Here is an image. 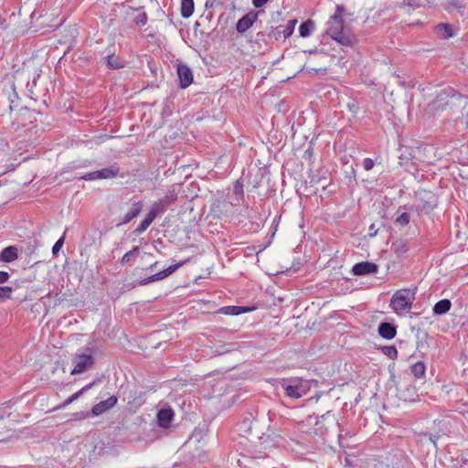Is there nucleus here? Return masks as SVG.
I'll return each instance as SVG.
<instances>
[{
	"label": "nucleus",
	"instance_id": "obj_5",
	"mask_svg": "<svg viewBox=\"0 0 468 468\" xmlns=\"http://www.w3.org/2000/svg\"><path fill=\"white\" fill-rule=\"evenodd\" d=\"M94 356L87 354H76L73 358L74 367L71 375H78L89 370L94 364Z\"/></svg>",
	"mask_w": 468,
	"mask_h": 468
},
{
	"label": "nucleus",
	"instance_id": "obj_30",
	"mask_svg": "<svg viewBox=\"0 0 468 468\" xmlns=\"http://www.w3.org/2000/svg\"><path fill=\"white\" fill-rule=\"evenodd\" d=\"M154 219L147 214L145 218L141 221L138 227L135 229L134 233L142 234L144 233L149 226L152 224Z\"/></svg>",
	"mask_w": 468,
	"mask_h": 468
},
{
	"label": "nucleus",
	"instance_id": "obj_21",
	"mask_svg": "<svg viewBox=\"0 0 468 468\" xmlns=\"http://www.w3.org/2000/svg\"><path fill=\"white\" fill-rule=\"evenodd\" d=\"M106 63L109 68L113 69H119L124 67V62L114 54H109L105 57Z\"/></svg>",
	"mask_w": 468,
	"mask_h": 468
},
{
	"label": "nucleus",
	"instance_id": "obj_32",
	"mask_svg": "<svg viewBox=\"0 0 468 468\" xmlns=\"http://www.w3.org/2000/svg\"><path fill=\"white\" fill-rule=\"evenodd\" d=\"M177 198V194L175 190L169 191L164 198H161L159 201L165 207L172 203H174Z\"/></svg>",
	"mask_w": 468,
	"mask_h": 468
},
{
	"label": "nucleus",
	"instance_id": "obj_15",
	"mask_svg": "<svg viewBox=\"0 0 468 468\" xmlns=\"http://www.w3.org/2000/svg\"><path fill=\"white\" fill-rule=\"evenodd\" d=\"M17 257V249L14 246L5 248L0 253V260L5 262H12L16 260Z\"/></svg>",
	"mask_w": 468,
	"mask_h": 468
},
{
	"label": "nucleus",
	"instance_id": "obj_4",
	"mask_svg": "<svg viewBox=\"0 0 468 468\" xmlns=\"http://www.w3.org/2000/svg\"><path fill=\"white\" fill-rule=\"evenodd\" d=\"M279 441L271 438L270 435H263L260 438L258 445H255V454L251 456L252 459H265L269 456L268 452L278 445Z\"/></svg>",
	"mask_w": 468,
	"mask_h": 468
},
{
	"label": "nucleus",
	"instance_id": "obj_41",
	"mask_svg": "<svg viewBox=\"0 0 468 468\" xmlns=\"http://www.w3.org/2000/svg\"><path fill=\"white\" fill-rule=\"evenodd\" d=\"M461 7H462V5L458 0L447 1V3L444 5V9L449 12L452 10V8H461Z\"/></svg>",
	"mask_w": 468,
	"mask_h": 468
},
{
	"label": "nucleus",
	"instance_id": "obj_20",
	"mask_svg": "<svg viewBox=\"0 0 468 468\" xmlns=\"http://www.w3.org/2000/svg\"><path fill=\"white\" fill-rule=\"evenodd\" d=\"M140 253V248L135 246L130 251L126 252L121 259L122 265L131 264L138 257Z\"/></svg>",
	"mask_w": 468,
	"mask_h": 468
},
{
	"label": "nucleus",
	"instance_id": "obj_49",
	"mask_svg": "<svg viewBox=\"0 0 468 468\" xmlns=\"http://www.w3.org/2000/svg\"><path fill=\"white\" fill-rule=\"evenodd\" d=\"M235 192H242V186L241 185H236L234 186Z\"/></svg>",
	"mask_w": 468,
	"mask_h": 468
},
{
	"label": "nucleus",
	"instance_id": "obj_25",
	"mask_svg": "<svg viewBox=\"0 0 468 468\" xmlns=\"http://www.w3.org/2000/svg\"><path fill=\"white\" fill-rule=\"evenodd\" d=\"M402 209H404L403 207H399L397 211L398 216L395 218V223L400 227H405L410 223V214L406 211L400 212Z\"/></svg>",
	"mask_w": 468,
	"mask_h": 468
},
{
	"label": "nucleus",
	"instance_id": "obj_38",
	"mask_svg": "<svg viewBox=\"0 0 468 468\" xmlns=\"http://www.w3.org/2000/svg\"><path fill=\"white\" fill-rule=\"evenodd\" d=\"M282 26H279L275 28L271 27V31L268 33V37L270 38L278 40L282 36Z\"/></svg>",
	"mask_w": 468,
	"mask_h": 468
},
{
	"label": "nucleus",
	"instance_id": "obj_37",
	"mask_svg": "<svg viewBox=\"0 0 468 468\" xmlns=\"http://www.w3.org/2000/svg\"><path fill=\"white\" fill-rule=\"evenodd\" d=\"M80 179L87 180V181L101 179L100 170L87 173V174L81 176Z\"/></svg>",
	"mask_w": 468,
	"mask_h": 468
},
{
	"label": "nucleus",
	"instance_id": "obj_9",
	"mask_svg": "<svg viewBox=\"0 0 468 468\" xmlns=\"http://www.w3.org/2000/svg\"><path fill=\"white\" fill-rule=\"evenodd\" d=\"M258 19V13L250 12L239 18L236 25L238 33L243 34L250 29Z\"/></svg>",
	"mask_w": 468,
	"mask_h": 468
},
{
	"label": "nucleus",
	"instance_id": "obj_46",
	"mask_svg": "<svg viewBox=\"0 0 468 468\" xmlns=\"http://www.w3.org/2000/svg\"><path fill=\"white\" fill-rule=\"evenodd\" d=\"M94 384H95V382H91V383L84 386L82 388H80V392H81V395L84 394L86 391H88Z\"/></svg>",
	"mask_w": 468,
	"mask_h": 468
},
{
	"label": "nucleus",
	"instance_id": "obj_43",
	"mask_svg": "<svg viewBox=\"0 0 468 468\" xmlns=\"http://www.w3.org/2000/svg\"><path fill=\"white\" fill-rule=\"evenodd\" d=\"M282 37L284 38H287V37H291L292 35V33H293L292 29H291V27L286 26V25L285 26H282Z\"/></svg>",
	"mask_w": 468,
	"mask_h": 468
},
{
	"label": "nucleus",
	"instance_id": "obj_53",
	"mask_svg": "<svg viewBox=\"0 0 468 468\" xmlns=\"http://www.w3.org/2000/svg\"><path fill=\"white\" fill-rule=\"evenodd\" d=\"M0 418H2V415H0Z\"/></svg>",
	"mask_w": 468,
	"mask_h": 468
},
{
	"label": "nucleus",
	"instance_id": "obj_6",
	"mask_svg": "<svg viewBox=\"0 0 468 468\" xmlns=\"http://www.w3.org/2000/svg\"><path fill=\"white\" fill-rule=\"evenodd\" d=\"M183 264H184L183 262H179L176 264L170 265L166 269H165L159 272H156L154 275H151L147 278H144V279L140 280L138 282V284L143 286V285L149 284L151 282H154L163 280V279L168 277L169 275H171L172 273H174Z\"/></svg>",
	"mask_w": 468,
	"mask_h": 468
},
{
	"label": "nucleus",
	"instance_id": "obj_26",
	"mask_svg": "<svg viewBox=\"0 0 468 468\" xmlns=\"http://www.w3.org/2000/svg\"><path fill=\"white\" fill-rule=\"evenodd\" d=\"M314 28V23L312 20L303 22L299 27V33L302 37L310 36L312 30Z\"/></svg>",
	"mask_w": 468,
	"mask_h": 468
},
{
	"label": "nucleus",
	"instance_id": "obj_13",
	"mask_svg": "<svg viewBox=\"0 0 468 468\" xmlns=\"http://www.w3.org/2000/svg\"><path fill=\"white\" fill-rule=\"evenodd\" d=\"M378 332L381 337L390 340L396 336L397 328L390 323L383 322L379 324Z\"/></svg>",
	"mask_w": 468,
	"mask_h": 468
},
{
	"label": "nucleus",
	"instance_id": "obj_10",
	"mask_svg": "<svg viewBox=\"0 0 468 468\" xmlns=\"http://www.w3.org/2000/svg\"><path fill=\"white\" fill-rule=\"evenodd\" d=\"M118 401L116 396H111L105 400L100 401L91 408V414L93 416H100L105 411L112 409Z\"/></svg>",
	"mask_w": 468,
	"mask_h": 468
},
{
	"label": "nucleus",
	"instance_id": "obj_40",
	"mask_svg": "<svg viewBox=\"0 0 468 468\" xmlns=\"http://www.w3.org/2000/svg\"><path fill=\"white\" fill-rule=\"evenodd\" d=\"M81 396V392L77 391L73 395H71L69 399H67L58 408H65L68 405L71 404L73 401H75L77 399H79Z\"/></svg>",
	"mask_w": 468,
	"mask_h": 468
},
{
	"label": "nucleus",
	"instance_id": "obj_14",
	"mask_svg": "<svg viewBox=\"0 0 468 468\" xmlns=\"http://www.w3.org/2000/svg\"><path fill=\"white\" fill-rule=\"evenodd\" d=\"M332 38L345 47H351L355 42L353 35L346 29H344L339 33L335 34V37H333Z\"/></svg>",
	"mask_w": 468,
	"mask_h": 468
},
{
	"label": "nucleus",
	"instance_id": "obj_52",
	"mask_svg": "<svg viewBox=\"0 0 468 468\" xmlns=\"http://www.w3.org/2000/svg\"><path fill=\"white\" fill-rule=\"evenodd\" d=\"M257 36H259V37L261 36L262 37L263 34L262 33H257Z\"/></svg>",
	"mask_w": 468,
	"mask_h": 468
},
{
	"label": "nucleus",
	"instance_id": "obj_44",
	"mask_svg": "<svg viewBox=\"0 0 468 468\" xmlns=\"http://www.w3.org/2000/svg\"><path fill=\"white\" fill-rule=\"evenodd\" d=\"M10 275L7 271H0V283L6 282Z\"/></svg>",
	"mask_w": 468,
	"mask_h": 468
},
{
	"label": "nucleus",
	"instance_id": "obj_28",
	"mask_svg": "<svg viewBox=\"0 0 468 468\" xmlns=\"http://www.w3.org/2000/svg\"><path fill=\"white\" fill-rule=\"evenodd\" d=\"M416 396V388L415 386L409 385L405 390H399V398L403 400H414V397Z\"/></svg>",
	"mask_w": 468,
	"mask_h": 468
},
{
	"label": "nucleus",
	"instance_id": "obj_31",
	"mask_svg": "<svg viewBox=\"0 0 468 468\" xmlns=\"http://www.w3.org/2000/svg\"><path fill=\"white\" fill-rule=\"evenodd\" d=\"M164 205L158 201V202H155L153 204V206L151 207L149 212L147 213L154 220L155 219V218L163 212L164 210Z\"/></svg>",
	"mask_w": 468,
	"mask_h": 468
},
{
	"label": "nucleus",
	"instance_id": "obj_3",
	"mask_svg": "<svg viewBox=\"0 0 468 468\" xmlns=\"http://www.w3.org/2000/svg\"><path fill=\"white\" fill-rule=\"evenodd\" d=\"M416 292L417 287L398 290L391 297L390 307L398 314L409 312L415 301Z\"/></svg>",
	"mask_w": 468,
	"mask_h": 468
},
{
	"label": "nucleus",
	"instance_id": "obj_7",
	"mask_svg": "<svg viewBox=\"0 0 468 468\" xmlns=\"http://www.w3.org/2000/svg\"><path fill=\"white\" fill-rule=\"evenodd\" d=\"M177 75L179 78V87L181 89L187 88L193 82L192 70L186 64H179L177 66Z\"/></svg>",
	"mask_w": 468,
	"mask_h": 468
},
{
	"label": "nucleus",
	"instance_id": "obj_8",
	"mask_svg": "<svg viewBox=\"0 0 468 468\" xmlns=\"http://www.w3.org/2000/svg\"><path fill=\"white\" fill-rule=\"evenodd\" d=\"M378 270V266L370 261H361L356 263L352 268V273L356 276H362L371 273H376Z\"/></svg>",
	"mask_w": 468,
	"mask_h": 468
},
{
	"label": "nucleus",
	"instance_id": "obj_48",
	"mask_svg": "<svg viewBox=\"0 0 468 468\" xmlns=\"http://www.w3.org/2000/svg\"><path fill=\"white\" fill-rule=\"evenodd\" d=\"M296 20H289L286 26L290 27L292 31H294V27L296 25Z\"/></svg>",
	"mask_w": 468,
	"mask_h": 468
},
{
	"label": "nucleus",
	"instance_id": "obj_34",
	"mask_svg": "<svg viewBox=\"0 0 468 468\" xmlns=\"http://www.w3.org/2000/svg\"><path fill=\"white\" fill-rule=\"evenodd\" d=\"M392 248L398 254H404L408 251V246L403 240H397L392 244Z\"/></svg>",
	"mask_w": 468,
	"mask_h": 468
},
{
	"label": "nucleus",
	"instance_id": "obj_16",
	"mask_svg": "<svg viewBox=\"0 0 468 468\" xmlns=\"http://www.w3.org/2000/svg\"><path fill=\"white\" fill-rule=\"evenodd\" d=\"M451 307L452 303L449 299H441L434 304L432 311L436 315H442L449 312Z\"/></svg>",
	"mask_w": 468,
	"mask_h": 468
},
{
	"label": "nucleus",
	"instance_id": "obj_36",
	"mask_svg": "<svg viewBox=\"0 0 468 468\" xmlns=\"http://www.w3.org/2000/svg\"><path fill=\"white\" fill-rule=\"evenodd\" d=\"M13 288L10 286H0V302L10 299Z\"/></svg>",
	"mask_w": 468,
	"mask_h": 468
},
{
	"label": "nucleus",
	"instance_id": "obj_23",
	"mask_svg": "<svg viewBox=\"0 0 468 468\" xmlns=\"http://www.w3.org/2000/svg\"><path fill=\"white\" fill-rule=\"evenodd\" d=\"M194 12V1L193 0H181V16L184 18H188Z\"/></svg>",
	"mask_w": 468,
	"mask_h": 468
},
{
	"label": "nucleus",
	"instance_id": "obj_18",
	"mask_svg": "<svg viewBox=\"0 0 468 468\" xmlns=\"http://www.w3.org/2000/svg\"><path fill=\"white\" fill-rule=\"evenodd\" d=\"M248 311H250V309L247 307L235 305L224 306L219 309V313L226 315H239Z\"/></svg>",
	"mask_w": 468,
	"mask_h": 468
},
{
	"label": "nucleus",
	"instance_id": "obj_47",
	"mask_svg": "<svg viewBox=\"0 0 468 468\" xmlns=\"http://www.w3.org/2000/svg\"><path fill=\"white\" fill-rule=\"evenodd\" d=\"M315 425L318 427V428H316V429H315V432H317V431H319V434H321V435H322V434H323V432H324V431H323V430H322V428H323L322 422H321V421H319V420H317V421L315 422Z\"/></svg>",
	"mask_w": 468,
	"mask_h": 468
},
{
	"label": "nucleus",
	"instance_id": "obj_11",
	"mask_svg": "<svg viewBox=\"0 0 468 468\" xmlns=\"http://www.w3.org/2000/svg\"><path fill=\"white\" fill-rule=\"evenodd\" d=\"M143 209V203L140 200H132V205L129 210L124 214L122 220L118 225H125L131 222L133 218L139 216Z\"/></svg>",
	"mask_w": 468,
	"mask_h": 468
},
{
	"label": "nucleus",
	"instance_id": "obj_51",
	"mask_svg": "<svg viewBox=\"0 0 468 468\" xmlns=\"http://www.w3.org/2000/svg\"><path fill=\"white\" fill-rule=\"evenodd\" d=\"M304 154H305V155H310V156H311V155H312V150H311L310 148H309V149H307V150L305 151Z\"/></svg>",
	"mask_w": 468,
	"mask_h": 468
},
{
	"label": "nucleus",
	"instance_id": "obj_29",
	"mask_svg": "<svg viewBox=\"0 0 468 468\" xmlns=\"http://www.w3.org/2000/svg\"><path fill=\"white\" fill-rule=\"evenodd\" d=\"M435 0H409L408 5L412 7L431 8L436 5Z\"/></svg>",
	"mask_w": 468,
	"mask_h": 468
},
{
	"label": "nucleus",
	"instance_id": "obj_22",
	"mask_svg": "<svg viewBox=\"0 0 468 468\" xmlns=\"http://www.w3.org/2000/svg\"><path fill=\"white\" fill-rule=\"evenodd\" d=\"M410 372L416 378H422L425 377L426 366L421 361L416 362L410 366Z\"/></svg>",
	"mask_w": 468,
	"mask_h": 468
},
{
	"label": "nucleus",
	"instance_id": "obj_12",
	"mask_svg": "<svg viewBox=\"0 0 468 468\" xmlns=\"http://www.w3.org/2000/svg\"><path fill=\"white\" fill-rule=\"evenodd\" d=\"M175 413L173 410L168 407L161 409L157 413V422L161 428H168L174 419Z\"/></svg>",
	"mask_w": 468,
	"mask_h": 468
},
{
	"label": "nucleus",
	"instance_id": "obj_35",
	"mask_svg": "<svg viewBox=\"0 0 468 468\" xmlns=\"http://www.w3.org/2000/svg\"><path fill=\"white\" fill-rule=\"evenodd\" d=\"M382 353L385 356H387L389 359H396L398 357V350L393 346L382 347Z\"/></svg>",
	"mask_w": 468,
	"mask_h": 468
},
{
	"label": "nucleus",
	"instance_id": "obj_1",
	"mask_svg": "<svg viewBox=\"0 0 468 468\" xmlns=\"http://www.w3.org/2000/svg\"><path fill=\"white\" fill-rule=\"evenodd\" d=\"M467 105V98L448 87L443 89L429 104L430 111L436 114L449 110L452 112H462Z\"/></svg>",
	"mask_w": 468,
	"mask_h": 468
},
{
	"label": "nucleus",
	"instance_id": "obj_19",
	"mask_svg": "<svg viewBox=\"0 0 468 468\" xmlns=\"http://www.w3.org/2000/svg\"><path fill=\"white\" fill-rule=\"evenodd\" d=\"M120 169L117 165H112L100 170L101 179L114 178L119 175Z\"/></svg>",
	"mask_w": 468,
	"mask_h": 468
},
{
	"label": "nucleus",
	"instance_id": "obj_50",
	"mask_svg": "<svg viewBox=\"0 0 468 468\" xmlns=\"http://www.w3.org/2000/svg\"><path fill=\"white\" fill-rule=\"evenodd\" d=\"M157 264H158V262H157V261H155L154 263H153V264H151V265L149 266V269H150V270H154V269H155V268H156V266H157Z\"/></svg>",
	"mask_w": 468,
	"mask_h": 468
},
{
	"label": "nucleus",
	"instance_id": "obj_39",
	"mask_svg": "<svg viewBox=\"0 0 468 468\" xmlns=\"http://www.w3.org/2000/svg\"><path fill=\"white\" fill-rule=\"evenodd\" d=\"M65 236H66V233H64L57 241L56 243L53 245L52 247V253L55 255L57 254L60 249L62 248L63 244H64V240H65Z\"/></svg>",
	"mask_w": 468,
	"mask_h": 468
},
{
	"label": "nucleus",
	"instance_id": "obj_33",
	"mask_svg": "<svg viewBox=\"0 0 468 468\" xmlns=\"http://www.w3.org/2000/svg\"><path fill=\"white\" fill-rule=\"evenodd\" d=\"M343 12H344V7L341 5H337L335 8V14L330 17V19L328 21H330V23H335V22L344 23Z\"/></svg>",
	"mask_w": 468,
	"mask_h": 468
},
{
	"label": "nucleus",
	"instance_id": "obj_24",
	"mask_svg": "<svg viewBox=\"0 0 468 468\" xmlns=\"http://www.w3.org/2000/svg\"><path fill=\"white\" fill-rule=\"evenodd\" d=\"M131 11L133 13L134 12L137 13L133 18V21L136 25L141 26V27L146 25V23L148 21V16L144 11H143L142 9H136V8H131Z\"/></svg>",
	"mask_w": 468,
	"mask_h": 468
},
{
	"label": "nucleus",
	"instance_id": "obj_2",
	"mask_svg": "<svg viewBox=\"0 0 468 468\" xmlns=\"http://www.w3.org/2000/svg\"><path fill=\"white\" fill-rule=\"evenodd\" d=\"M275 387L278 392H282L290 399L302 398L309 389L308 382L299 378H280Z\"/></svg>",
	"mask_w": 468,
	"mask_h": 468
},
{
	"label": "nucleus",
	"instance_id": "obj_42",
	"mask_svg": "<svg viewBox=\"0 0 468 468\" xmlns=\"http://www.w3.org/2000/svg\"><path fill=\"white\" fill-rule=\"evenodd\" d=\"M374 161L373 159L367 157L363 160V167L366 171H369L374 167Z\"/></svg>",
	"mask_w": 468,
	"mask_h": 468
},
{
	"label": "nucleus",
	"instance_id": "obj_27",
	"mask_svg": "<svg viewBox=\"0 0 468 468\" xmlns=\"http://www.w3.org/2000/svg\"><path fill=\"white\" fill-rule=\"evenodd\" d=\"M344 29H345L344 23H342V22H335V23H330V21L327 22L326 33L330 37H335V34H337Z\"/></svg>",
	"mask_w": 468,
	"mask_h": 468
},
{
	"label": "nucleus",
	"instance_id": "obj_17",
	"mask_svg": "<svg viewBox=\"0 0 468 468\" xmlns=\"http://www.w3.org/2000/svg\"><path fill=\"white\" fill-rule=\"evenodd\" d=\"M436 33L445 39L451 38L455 35L452 26L448 23L439 24L436 27Z\"/></svg>",
	"mask_w": 468,
	"mask_h": 468
},
{
	"label": "nucleus",
	"instance_id": "obj_45",
	"mask_svg": "<svg viewBox=\"0 0 468 468\" xmlns=\"http://www.w3.org/2000/svg\"><path fill=\"white\" fill-rule=\"evenodd\" d=\"M267 2L268 0H252V4L256 8L263 6Z\"/></svg>",
	"mask_w": 468,
	"mask_h": 468
}]
</instances>
